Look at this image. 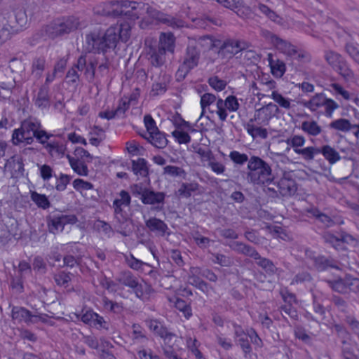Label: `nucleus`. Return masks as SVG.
I'll return each mask as SVG.
<instances>
[{"instance_id":"f257e3e1","label":"nucleus","mask_w":359,"mask_h":359,"mask_svg":"<svg viewBox=\"0 0 359 359\" xmlns=\"http://www.w3.org/2000/svg\"><path fill=\"white\" fill-rule=\"evenodd\" d=\"M130 36V26L127 22L116 24L104 32L95 29L86 35V49L89 52L104 54L116 48L118 42H126Z\"/></svg>"},{"instance_id":"f03ea898","label":"nucleus","mask_w":359,"mask_h":359,"mask_svg":"<svg viewBox=\"0 0 359 359\" xmlns=\"http://www.w3.org/2000/svg\"><path fill=\"white\" fill-rule=\"evenodd\" d=\"M41 122L36 118L29 117L21 122L20 127L13 130L12 142L14 145L21 143L32 144L34 138L41 144L53 137L51 133L43 130Z\"/></svg>"},{"instance_id":"7ed1b4c3","label":"nucleus","mask_w":359,"mask_h":359,"mask_svg":"<svg viewBox=\"0 0 359 359\" xmlns=\"http://www.w3.org/2000/svg\"><path fill=\"white\" fill-rule=\"evenodd\" d=\"M246 180L254 185L269 186L272 184L273 175L269 164L259 156H252L248 163Z\"/></svg>"},{"instance_id":"20e7f679","label":"nucleus","mask_w":359,"mask_h":359,"mask_svg":"<svg viewBox=\"0 0 359 359\" xmlns=\"http://www.w3.org/2000/svg\"><path fill=\"white\" fill-rule=\"evenodd\" d=\"M210 41V48H217L219 55L225 58H231L238 53L248 48V43L245 41L229 39L224 41L208 38Z\"/></svg>"},{"instance_id":"39448f33","label":"nucleus","mask_w":359,"mask_h":359,"mask_svg":"<svg viewBox=\"0 0 359 359\" xmlns=\"http://www.w3.org/2000/svg\"><path fill=\"white\" fill-rule=\"evenodd\" d=\"M286 143L287 147L285 151L288 153L292 148L295 154L299 155L304 161L307 162L313 161V152L316 151L313 146L304 148L303 147L306 142V139L302 135H293L286 140H281L279 143Z\"/></svg>"},{"instance_id":"423d86ee","label":"nucleus","mask_w":359,"mask_h":359,"mask_svg":"<svg viewBox=\"0 0 359 359\" xmlns=\"http://www.w3.org/2000/svg\"><path fill=\"white\" fill-rule=\"evenodd\" d=\"M300 104L312 112L324 107L325 115L329 118L332 116L334 111L339 107V104L335 101L327 98L323 93H316L309 100L302 101Z\"/></svg>"},{"instance_id":"0eeeda50","label":"nucleus","mask_w":359,"mask_h":359,"mask_svg":"<svg viewBox=\"0 0 359 359\" xmlns=\"http://www.w3.org/2000/svg\"><path fill=\"white\" fill-rule=\"evenodd\" d=\"M201 57L200 50L194 46H188L178 72L183 78L194 68L198 66Z\"/></svg>"},{"instance_id":"6e6552de","label":"nucleus","mask_w":359,"mask_h":359,"mask_svg":"<svg viewBox=\"0 0 359 359\" xmlns=\"http://www.w3.org/2000/svg\"><path fill=\"white\" fill-rule=\"evenodd\" d=\"M279 113L280 109L278 107L276 104L270 102L256 110L254 118L250 120L255 121L257 125L267 126L269 121Z\"/></svg>"},{"instance_id":"1a4fd4ad","label":"nucleus","mask_w":359,"mask_h":359,"mask_svg":"<svg viewBox=\"0 0 359 359\" xmlns=\"http://www.w3.org/2000/svg\"><path fill=\"white\" fill-rule=\"evenodd\" d=\"M217 114L222 121H224L227 117L226 109L230 111H236L239 108V103L235 96L229 95L224 101L222 99L219 98L217 100Z\"/></svg>"},{"instance_id":"9d476101","label":"nucleus","mask_w":359,"mask_h":359,"mask_svg":"<svg viewBox=\"0 0 359 359\" xmlns=\"http://www.w3.org/2000/svg\"><path fill=\"white\" fill-rule=\"evenodd\" d=\"M11 318L15 323H24L28 326L36 324V320L38 319L29 310L22 306L13 307Z\"/></svg>"},{"instance_id":"9b49d317","label":"nucleus","mask_w":359,"mask_h":359,"mask_svg":"<svg viewBox=\"0 0 359 359\" xmlns=\"http://www.w3.org/2000/svg\"><path fill=\"white\" fill-rule=\"evenodd\" d=\"M165 194L161 191H155L148 188L146 193L141 198V201L145 205H156L155 210H161L165 203Z\"/></svg>"},{"instance_id":"f8f14e48","label":"nucleus","mask_w":359,"mask_h":359,"mask_svg":"<svg viewBox=\"0 0 359 359\" xmlns=\"http://www.w3.org/2000/svg\"><path fill=\"white\" fill-rule=\"evenodd\" d=\"M6 167L11 172V177L13 178H20L24 176V163L23 158L19 155H14L8 159Z\"/></svg>"},{"instance_id":"ddd939ff","label":"nucleus","mask_w":359,"mask_h":359,"mask_svg":"<svg viewBox=\"0 0 359 359\" xmlns=\"http://www.w3.org/2000/svg\"><path fill=\"white\" fill-rule=\"evenodd\" d=\"M232 250L238 254L252 258L255 261L260 255L257 250L252 246L240 241H233L229 245Z\"/></svg>"},{"instance_id":"4468645a","label":"nucleus","mask_w":359,"mask_h":359,"mask_svg":"<svg viewBox=\"0 0 359 359\" xmlns=\"http://www.w3.org/2000/svg\"><path fill=\"white\" fill-rule=\"evenodd\" d=\"M316 151L313 152V161L317 154H322L323 157L330 163L334 164L340 160L341 156L335 149L330 145H323L321 147H314Z\"/></svg>"},{"instance_id":"2eb2a0df","label":"nucleus","mask_w":359,"mask_h":359,"mask_svg":"<svg viewBox=\"0 0 359 359\" xmlns=\"http://www.w3.org/2000/svg\"><path fill=\"white\" fill-rule=\"evenodd\" d=\"M166 52L163 48H159L157 46H151L148 52V60L150 65L154 67H161L165 62Z\"/></svg>"},{"instance_id":"dca6fc26","label":"nucleus","mask_w":359,"mask_h":359,"mask_svg":"<svg viewBox=\"0 0 359 359\" xmlns=\"http://www.w3.org/2000/svg\"><path fill=\"white\" fill-rule=\"evenodd\" d=\"M276 187L278 193L284 197L291 196L297 191L295 181L287 177L281 178Z\"/></svg>"},{"instance_id":"f3484780","label":"nucleus","mask_w":359,"mask_h":359,"mask_svg":"<svg viewBox=\"0 0 359 359\" xmlns=\"http://www.w3.org/2000/svg\"><path fill=\"white\" fill-rule=\"evenodd\" d=\"M146 226L151 232L158 233L160 236L170 235L168 225L161 219L156 217H151L145 221Z\"/></svg>"},{"instance_id":"a211bd4d","label":"nucleus","mask_w":359,"mask_h":359,"mask_svg":"<svg viewBox=\"0 0 359 359\" xmlns=\"http://www.w3.org/2000/svg\"><path fill=\"white\" fill-rule=\"evenodd\" d=\"M123 15L131 18H139L142 15V12L139 11V4L134 1L121 0Z\"/></svg>"},{"instance_id":"6ab92c4d","label":"nucleus","mask_w":359,"mask_h":359,"mask_svg":"<svg viewBox=\"0 0 359 359\" xmlns=\"http://www.w3.org/2000/svg\"><path fill=\"white\" fill-rule=\"evenodd\" d=\"M148 326L154 334L164 339H170L175 336L174 334L168 331L165 326L156 320H150L148 322Z\"/></svg>"},{"instance_id":"aec40b11","label":"nucleus","mask_w":359,"mask_h":359,"mask_svg":"<svg viewBox=\"0 0 359 359\" xmlns=\"http://www.w3.org/2000/svg\"><path fill=\"white\" fill-rule=\"evenodd\" d=\"M43 147L52 157H62L66 151V147L60 142L46 140Z\"/></svg>"},{"instance_id":"412c9836","label":"nucleus","mask_w":359,"mask_h":359,"mask_svg":"<svg viewBox=\"0 0 359 359\" xmlns=\"http://www.w3.org/2000/svg\"><path fill=\"white\" fill-rule=\"evenodd\" d=\"M35 105L41 109L48 108L50 106L49 87L42 86L34 100Z\"/></svg>"},{"instance_id":"4be33fe9","label":"nucleus","mask_w":359,"mask_h":359,"mask_svg":"<svg viewBox=\"0 0 359 359\" xmlns=\"http://www.w3.org/2000/svg\"><path fill=\"white\" fill-rule=\"evenodd\" d=\"M175 37L172 33H161L159 37V43L157 46L163 48L165 52L173 53L175 49Z\"/></svg>"},{"instance_id":"5701e85b","label":"nucleus","mask_w":359,"mask_h":359,"mask_svg":"<svg viewBox=\"0 0 359 359\" xmlns=\"http://www.w3.org/2000/svg\"><path fill=\"white\" fill-rule=\"evenodd\" d=\"M57 20L64 34H68L76 30L80 25L79 18L74 16H68Z\"/></svg>"},{"instance_id":"b1692460","label":"nucleus","mask_w":359,"mask_h":359,"mask_svg":"<svg viewBox=\"0 0 359 359\" xmlns=\"http://www.w3.org/2000/svg\"><path fill=\"white\" fill-rule=\"evenodd\" d=\"M268 60L272 74L281 78L286 71L285 64L280 60H274L271 54L268 55Z\"/></svg>"},{"instance_id":"393cba45","label":"nucleus","mask_w":359,"mask_h":359,"mask_svg":"<svg viewBox=\"0 0 359 359\" xmlns=\"http://www.w3.org/2000/svg\"><path fill=\"white\" fill-rule=\"evenodd\" d=\"M273 46L281 53L289 56H293L297 52L296 47L294 45L280 37H278Z\"/></svg>"},{"instance_id":"a878e982","label":"nucleus","mask_w":359,"mask_h":359,"mask_svg":"<svg viewBox=\"0 0 359 359\" xmlns=\"http://www.w3.org/2000/svg\"><path fill=\"white\" fill-rule=\"evenodd\" d=\"M255 263L269 276L275 275L278 271V269L271 259L262 257L261 255L255 260Z\"/></svg>"},{"instance_id":"bb28decb","label":"nucleus","mask_w":359,"mask_h":359,"mask_svg":"<svg viewBox=\"0 0 359 359\" xmlns=\"http://www.w3.org/2000/svg\"><path fill=\"white\" fill-rule=\"evenodd\" d=\"M313 266L318 271L327 270L328 268H337L336 262L324 256H318L313 258Z\"/></svg>"},{"instance_id":"cd10ccee","label":"nucleus","mask_w":359,"mask_h":359,"mask_svg":"<svg viewBox=\"0 0 359 359\" xmlns=\"http://www.w3.org/2000/svg\"><path fill=\"white\" fill-rule=\"evenodd\" d=\"M46 221L48 229L50 233L56 234L59 231H63L64 226L57 212L52 213L48 216Z\"/></svg>"},{"instance_id":"c85d7f7f","label":"nucleus","mask_w":359,"mask_h":359,"mask_svg":"<svg viewBox=\"0 0 359 359\" xmlns=\"http://www.w3.org/2000/svg\"><path fill=\"white\" fill-rule=\"evenodd\" d=\"M301 129L308 135L313 137L318 136L323 131L321 126L314 120L303 121Z\"/></svg>"},{"instance_id":"c756f323","label":"nucleus","mask_w":359,"mask_h":359,"mask_svg":"<svg viewBox=\"0 0 359 359\" xmlns=\"http://www.w3.org/2000/svg\"><path fill=\"white\" fill-rule=\"evenodd\" d=\"M253 120H250L248 122L245 126V128L249 135L253 138L261 137L266 139L268 137V132L266 128L259 127L254 123Z\"/></svg>"},{"instance_id":"7c9ffc66","label":"nucleus","mask_w":359,"mask_h":359,"mask_svg":"<svg viewBox=\"0 0 359 359\" xmlns=\"http://www.w3.org/2000/svg\"><path fill=\"white\" fill-rule=\"evenodd\" d=\"M67 158L73 170L79 175L87 176L88 175V169L87 165L78 158H74L70 155H67Z\"/></svg>"},{"instance_id":"2f4dec72","label":"nucleus","mask_w":359,"mask_h":359,"mask_svg":"<svg viewBox=\"0 0 359 359\" xmlns=\"http://www.w3.org/2000/svg\"><path fill=\"white\" fill-rule=\"evenodd\" d=\"M170 82V76L166 74H163L162 78L153 83L151 87V93L154 96L162 95L167 90V86Z\"/></svg>"},{"instance_id":"473e14b6","label":"nucleus","mask_w":359,"mask_h":359,"mask_svg":"<svg viewBox=\"0 0 359 359\" xmlns=\"http://www.w3.org/2000/svg\"><path fill=\"white\" fill-rule=\"evenodd\" d=\"M336 72H337L341 77H343L346 81H350L354 79V73L353 70L351 69L348 62L344 59L342 60L339 65H338L334 69H333Z\"/></svg>"},{"instance_id":"72a5a7b5","label":"nucleus","mask_w":359,"mask_h":359,"mask_svg":"<svg viewBox=\"0 0 359 359\" xmlns=\"http://www.w3.org/2000/svg\"><path fill=\"white\" fill-rule=\"evenodd\" d=\"M144 137L157 148H164L168 144V140L165 134L160 132L159 130Z\"/></svg>"},{"instance_id":"f704fd0d","label":"nucleus","mask_w":359,"mask_h":359,"mask_svg":"<svg viewBox=\"0 0 359 359\" xmlns=\"http://www.w3.org/2000/svg\"><path fill=\"white\" fill-rule=\"evenodd\" d=\"M130 288L133 290L135 296L142 300L147 298L151 290L149 285L146 283H140L139 280L136 281Z\"/></svg>"},{"instance_id":"c9c22d12","label":"nucleus","mask_w":359,"mask_h":359,"mask_svg":"<svg viewBox=\"0 0 359 359\" xmlns=\"http://www.w3.org/2000/svg\"><path fill=\"white\" fill-rule=\"evenodd\" d=\"M132 339L133 343L145 344L148 341L145 330L138 324H133L132 326Z\"/></svg>"},{"instance_id":"e433bc0d","label":"nucleus","mask_w":359,"mask_h":359,"mask_svg":"<svg viewBox=\"0 0 359 359\" xmlns=\"http://www.w3.org/2000/svg\"><path fill=\"white\" fill-rule=\"evenodd\" d=\"M116 279L119 283L130 288L138 280V278L130 271L120 272Z\"/></svg>"},{"instance_id":"4c0bfd02","label":"nucleus","mask_w":359,"mask_h":359,"mask_svg":"<svg viewBox=\"0 0 359 359\" xmlns=\"http://www.w3.org/2000/svg\"><path fill=\"white\" fill-rule=\"evenodd\" d=\"M132 170L136 175L147 177L149 173L147 162L144 158H138L132 161Z\"/></svg>"},{"instance_id":"58836bf2","label":"nucleus","mask_w":359,"mask_h":359,"mask_svg":"<svg viewBox=\"0 0 359 359\" xmlns=\"http://www.w3.org/2000/svg\"><path fill=\"white\" fill-rule=\"evenodd\" d=\"M158 22L166 25L172 28H179L184 25V22L179 18L172 17L168 14H165L161 12L159 18L157 20Z\"/></svg>"},{"instance_id":"ea45409f","label":"nucleus","mask_w":359,"mask_h":359,"mask_svg":"<svg viewBox=\"0 0 359 359\" xmlns=\"http://www.w3.org/2000/svg\"><path fill=\"white\" fill-rule=\"evenodd\" d=\"M46 58L44 56L36 57L32 64V72L37 78H40L45 69Z\"/></svg>"},{"instance_id":"a19ab883","label":"nucleus","mask_w":359,"mask_h":359,"mask_svg":"<svg viewBox=\"0 0 359 359\" xmlns=\"http://www.w3.org/2000/svg\"><path fill=\"white\" fill-rule=\"evenodd\" d=\"M329 128L338 131L346 133L352 129V124L348 119L340 118L332 121L329 124Z\"/></svg>"},{"instance_id":"79ce46f5","label":"nucleus","mask_w":359,"mask_h":359,"mask_svg":"<svg viewBox=\"0 0 359 359\" xmlns=\"http://www.w3.org/2000/svg\"><path fill=\"white\" fill-rule=\"evenodd\" d=\"M31 199L40 208L46 210L50 207V202L48 197L44 194H41L36 191H32Z\"/></svg>"},{"instance_id":"37998d69","label":"nucleus","mask_w":359,"mask_h":359,"mask_svg":"<svg viewBox=\"0 0 359 359\" xmlns=\"http://www.w3.org/2000/svg\"><path fill=\"white\" fill-rule=\"evenodd\" d=\"M125 261L130 269L136 271H142L144 270V266H150L149 264L135 258L132 254L126 255Z\"/></svg>"},{"instance_id":"c03bdc74","label":"nucleus","mask_w":359,"mask_h":359,"mask_svg":"<svg viewBox=\"0 0 359 359\" xmlns=\"http://www.w3.org/2000/svg\"><path fill=\"white\" fill-rule=\"evenodd\" d=\"M325 61L334 69L345 58L342 55L333 50H326L324 54Z\"/></svg>"},{"instance_id":"a18cd8bd","label":"nucleus","mask_w":359,"mask_h":359,"mask_svg":"<svg viewBox=\"0 0 359 359\" xmlns=\"http://www.w3.org/2000/svg\"><path fill=\"white\" fill-rule=\"evenodd\" d=\"M249 337L248 334L245 335V337H238L236 339V342L238 345L241 347L243 355L245 358H250V354L252 352V348L250 344Z\"/></svg>"},{"instance_id":"49530a36","label":"nucleus","mask_w":359,"mask_h":359,"mask_svg":"<svg viewBox=\"0 0 359 359\" xmlns=\"http://www.w3.org/2000/svg\"><path fill=\"white\" fill-rule=\"evenodd\" d=\"M217 3L224 7L234 11L238 15L241 16L240 11L243 7L242 0H216Z\"/></svg>"},{"instance_id":"de8ad7c7","label":"nucleus","mask_w":359,"mask_h":359,"mask_svg":"<svg viewBox=\"0 0 359 359\" xmlns=\"http://www.w3.org/2000/svg\"><path fill=\"white\" fill-rule=\"evenodd\" d=\"M198 188V184L197 183H182L177 190V194L179 196L189 198L191 193L196 191Z\"/></svg>"},{"instance_id":"09e8293b","label":"nucleus","mask_w":359,"mask_h":359,"mask_svg":"<svg viewBox=\"0 0 359 359\" xmlns=\"http://www.w3.org/2000/svg\"><path fill=\"white\" fill-rule=\"evenodd\" d=\"M71 276V273L61 271L55 273L53 276V278L57 285L64 287H67L69 285V283L72 280Z\"/></svg>"},{"instance_id":"8fccbe9b","label":"nucleus","mask_w":359,"mask_h":359,"mask_svg":"<svg viewBox=\"0 0 359 359\" xmlns=\"http://www.w3.org/2000/svg\"><path fill=\"white\" fill-rule=\"evenodd\" d=\"M98 64V59L95 56L90 57L87 60L86 67L85 69V74L89 77L90 80L93 79L95 76V69Z\"/></svg>"},{"instance_id":"3c124183","label":"nucleus","mask_w":359,"mask_h":359,"mask_svg":"<svg viewBox=\"0 0 359 359\" xmlns=\"http://www.w3.org/2000/svg\"><path fill=\"white\" fill-rule=\"evenodd\" d=\"M326 283L334 291L341 294H347L345 278H339L335 280H326Z\"/></svg>"},{"instance_id":"603ef678","label":"nucleus","mask_w":359,"mask_h":359,"mask_svg":"<svg viewBox=\"0 0 359 359\" xmlns=\"http://www.w3.org/2000/svg\"><path fill=\"white\" fill-rule=\"evenodd\" d=\"M46 32L51 38L65 34L57 19L47 26Z\"/></svg>"},{"instance_id":"864d4df0","label":"nucleus","mask_w":359,"mask_h":359,"mask_svg":"<svg viewBox=\"0 0 359 359\" xmlns=\"http://www.w3.org/2000/svg\"><path fill=\"white\" fill-rule=\"evenodd\" d=\"M112 8L111 1L108 2H102L93 8L95 14L100 15L111 16V11Z\"/></svg>"},{"instance_id":"5fc2aeb1","label":"nucleus","mask_w":359,"mask_h":359,"mask_svg":"<svg viewBox=\"0 0 359 359\" xmlns=\"http://www.w3.org/2000/svg\"><path fill=\"white\" fill-rule=\"evenodd\" d=\"M175 304L176 309L181 311L187 319H189L192 316V310L190 305L184 299L177 298Z\"/></svg>"},{"instance_id":"6e6d98bb","label":"nucleus","mask_w":359,"mask_h":359,"mask_svg":"<svg viewBox=\"0 0 359 359\" xmlns=\"http://www.w3.org/2000/svg\"><path fill=\"white\" fill-rule=\"evenodd\" d=\"M9 72L7 68L0 67V87L5 90H11L14 87V81L11 77L4 78L6 72Z\"/></svg>"},{"instance_id":"4d7b16f0","label":"nucleus","mask_w":359,"mask_h":359,"mask_svg":"<svg viewBox=\"0 0 359 359\" xmlns=\"http://www.w3.org/2000/svg\"><path fill=\"white\" fill-rule=\"evenodd\" d=\"M344 322L352 333L356 335L359 339V320L353 315H347L344 318Z\"/></svg>"},{"instance_id":"13d9d810","label":"nucleus","mask_w":359,"mask_h":359,"mask_svg":"<svg viewBox=\"0 0 359 359\" xmlns=\"http://www.w3.org/2000/svg\"><path fill=\"white\" fill-rule=\"evenodd\" d=\"M139 11L142 12V15L144 13L148 14L149 17H151L153 19L158 20L159 18V15H161V12L156 10V8L150 6L148 4L144 3H140L139 4Z\"/></svg>"},{"instance_id":"bf43d9fd","label":"nucleus","mask_w":359,"mask_h":359,"mask_svg":"<svg viewBox=\"0 0 359 359\" xmlns=\"http://www.w3.org/2000/svg\"><path fill=\"white\" fill-rule=\"evenodd\" d=\"M271 97L279 104L280 107L289 109L291 107L290 101L289 99L284 97L280 93L276 90H273L271 93Z\"/></svg>"},{"instance_id":"052dcab7","label":"nucleus","mask_w":359,"mask_h":359,"mask_svg":"<svg viewBox=\"0 0 359 359\" xmlns=\"http://www.w3.org/2000/svg\"><path fill=\"white\" fill-rule=\"evenodd\" d=\"M121 198H116L113 202V206H129L131 203V198L129 193L125 190H121L119 193Z\"/></svg>"},{"instance_id":"680f3d73","label":"nucleus","mask_w":359,"mask_h":359,"mask_svg":"<svg viewBox=\"0 0 359 359\" xmlns=\"http://www.w3.org/2000/svg\"><path fill=\"white\" fill-rule=\"evenodd\" d=\"M230 159L236 164L243 165L246 162L248 163L250 158L245 154H241L238 151H232L229 154Z\"/></svg>"},{"instance_id":"e2e57ef3","label":"nucleus","mask_w":359,"mask_h":359,"mask_svg":"<svg viewBox=\"0 0 359 359\" xmlns=\"http://www.w3.org/2000/svg\"><path fill=\"white\" fill-rule=\"evenodd\" d=\"M172 135L179 144H187L191 142L190 135L182 129L175 130Z\"/></svg>"},{"instance_id":"0e129e2a","label":"nucleus","mask_w":359,"mask_h":359,"mask_svg":"<svg viewBox=\"0 0 359 359\" xmlns=\"http://www.w3.org/2000/svg\"><path fill=\"white\" fill-rule=\"evenodd\" d=\"M11 286L13 290L17 294H20L24 291L23 280L21 274H15V276L12 278Z\"/></svg>"},{"instance_id":"69168bd1","label":"nucleus","mask_w":359,"mask_h":359,"mask_svg":"<svg viewBox=\"0 0 359 359\" xmlns=\"http://www.w3.org/2000/svg\"><path fill=\"white\" fill-rule=\"evenodd\" d=\"M214 259L212 262L215 264H218L222 266H231L233 264L232 259L226 255L222 254H214Z\"/></svg>"},{"instance_id":"338daca9","label":"nucleus","mask_w":359,"mask_h":359,"mask_svg":"<svg viewBox=\"0 0 359 359\" xmlns=\"http://www.w3.org/2000/svg\"><path fill=\"white\" fill-rule=\"evenodd\" d=\"M346 53L359 65V50L352 43H346L344 47Z\"/></svg>"},{"instance_id":"774afa93","label":"nucleus","mask_w":359,"mask_h":359,"mask_svg":"<svg viewBox=\"0 0 359 359\" xmlns=\"http://www.w3.org/2000/svg\"><path fill=\"white\" fill-rule=\"evenodd\" d=\"M73 187L78 191L90 190L94 188L92 183L79 178L74 180Z\"/></svg>"}]
</instances>
